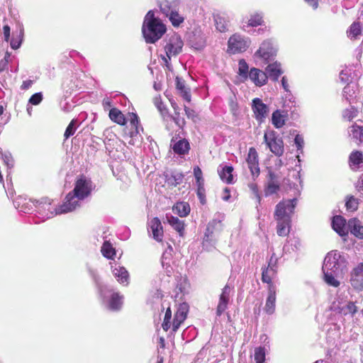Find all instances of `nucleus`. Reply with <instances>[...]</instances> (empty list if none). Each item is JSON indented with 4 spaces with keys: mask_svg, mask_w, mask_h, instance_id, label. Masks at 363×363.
<instances>
[{
    "mask_svg": "<svg viewBox=\"0 0 363 363\" xmlns=\"http://www.w3.org/2000/svg\"><path fill=\"white\" fill-rule=\"evenodd\" d=\"M297 204V199L280 201L275 208L274 219L277 221V233L279 236H286L290 232L291 216Z\"/></svg>",
    "mask_w": 363,
    "mask_h": 363,
    "instance_id": "obj_1",
    "label": "nucleus"
},
{
    "mask_svg": "<svg viewBox=\"0 0 363 363\" xmlns=\"http://www.w3.org/2000/svg\"><path fill=\"white\" fill-rule=\"evenodd\" d=\"M166 31V25L159 17L155 16L154 11H149L144 18L142 26V33L145 43H155L162 38Z\"/></svg>",
    "mask_w": 363,
    "mask_h": 363,
    "instance_id": "obj_2",
    "label": "nucleus"
},
{
    "mask_svg": "<svg viewBox=\"0 0 363 363\" xmlns=\"http://www.w3.org/2000/svg\"><path fill=\"white\" fill-rule=\"evenodd\" d=\"M88 272L98 287L105 307L112 311H120L123 303V296L113 291L107 286L103 285L100 281V277L96 269L88 267Z\"/></svg>",
    "mask_w": 363,
    "mask_h": 363,
    "instance_id": "obj_3",
    "label": "nucleus"
},
{
    "mask_svg": "<svg viewBox=\"0 0 363 363\" xmlns=\"http://www.w3.org/2000/svg\"><path fill=\"white\" fill-rule=\"evenodd\" d=\"M237 74L241 82H245L250 81L257 87L264 86L268 82V77L265 71L257 67L250 68L247 62L244 59H241L238 61Z\"/></svg>",
    "mask_w": 363,
    "mask_h": 363,
    "instance_id": "obj_4",
    "label": "nucleus"
},
{
    "mask_svg": "<svg viewBox=\"0 0 363 363\" xmlns=\"http://www.w3.org/2000/svg\"><path fill=\"white\" fill-rule=\"evenodd\" d=\"M347 267L345 257L338 251L332 250L327 254L323 264V272L343 274Z\"/></svg>",
    "mask_w": 363,
    "mask_h": 363,
    "instance_id": "obj_5",
    "label": "nucleus"
},
{
    "mask_svg": "<svg viewBox=\"0 0 363 363\" xmlns=\"http://www.w3.org/2000/svg\"><path fill=\"white\" fill-rule=\"evenodd\" d=\"M160 8L174 27H179L184 23V17L179 13L178 4L165 1L160 3Z\"/></svg>",
    "mask_w": 363,
    "mask_h": 363,
    "instance_id": "obj_6",
    "label": "nucleus"
},
{
    "mask_svg": "<svg viewBox=\"0 0 363 363\" xmlns=\"http://www.w3.org/2000/svg\"><path fill=\"white\" fill-rule=\"evenodd\" d=\"M277 52V46L274 41L267 39L261 43L259 49L255 52L254 57L266 64L274 59Z\"/></svg>",
    "mask_w": 363,
    "mask_h": 363,
    "instance_id": "obj_7",
    "label": "nucleus"
},
{
    "mask_svg": "<svg viewBox=\"0 0 363 363\" xmlns=\"http://www.w3.org/2000/svg\"><path fill=\"white\" fill-rule=\"evenodd\" d=\"M251 44L250 38L235 33L228 41V52L235 55L245 52Z\"/></svg>",
    "mask_w": 363,
    "mask_h": 363,
    "instance_id": "obj_8",
    "label": "nucleus"
},
{
    "mask_svg": "<svg viewBox=\"0 0 363 363\" xmlns=\"http://www.w3.org/2000/svg\"><path fill=\"white\" fill-rule=\"evenodd\" d=\"M35 211L38 216L43 220L49 219L56 215L62 214L58 212V207H54L52 201L48 198H42L35 201Z\"/></svg>",
    "mask_w": 363,
    "mask_h": 363,
    "instance_id": "obj_9",
    "label": "nucleus"
},
{
    "mask_svg": "<svg viewBox=\"0 0 363 363\" xmlns=\"http://www.w3.org/2000/svg\"><path fill=\"white\" fill-rule=\"evenodd\" d=\"M264 141L269 148L270 151L276 156L280 157L284 154V141L279 137L277 133L273 130H268L264 132Z\"/></svg>",
    "mask_w": 363,
    "mask_h": 363,
    "instance_id": "obj_10",
    "label": "nucleus"
},
{
    "mask_svg": "<svg viewBox=\"0 0 363 363\" xmlns=\"http://www.w3.org/2000/svg\"><path fill=\"white\" fill-rule=\"evenodd\" d=\"M183 45L184 43L179 36H172L164 47L167 57L163 56L162 59L167 64L172 56H177L182 51Z\"/></svg>",
    "mask_w": 363,
    "mask_h": 363,
    "instance_id": "obj_11",
    "label": "nucleus"
},
{
    "mask_svg": "<svg viewBox=\"0 0 363 363\" xmlns=\"http://www.w3.org/2000/svg\"><path fill=\"white\" fill-rule=\"evenodd\" d=\"M245 162L250 172L251 179L255 182L260 174L259 156L255 147H252L249 148Z\"/></svg>",
    "mask_w": 363,
    "mask_h": 363,
    "instance_id": "obj_12",
    "label": "nucleus"
},
{
    "mask_svg": "<svg viewBox=\"0 0 363 363\" xmlns=\"http://www.w3.org/2000/svg\"><path fill=\"white\" fill-rule=\"evenodd\" d=\"M82 202L83 200L72 191L65 196L63 203L58 206V212L62 214L72 212L80 208Z\"/></svg>",
    "mask_w": 363,
    "mask_h": 363,
    "instance_id": "obj_13",
    "label": "nucleus"
},
{
    "mask_svg": "<svg viewBox=\"0 0 363 363\" xmlns=\"http://www.w3.org/2000/svg\"><path fill=\"white\" fill-rule=\"evenodd\" d=\"M93 188L91 180L84 176H81L76 181L72 191L84 201L91 194Z\"/></svg>",
    "mask_w": 363,
    "mask_h": 363,
    "instance_id": "obj_14",
    "label": "nucleus"
},
{
    "mask_svg": "<svg viewBox=\"0 0 363 363\" xmlns=\"http://www.w3.org/2000/svg\"><path fill=\"white\" fill-rule=\"evenodd\" d=\"M252 110L253 111L255 119L262 123L266 119L269 108L268 106L263 103L259 98H255L252 102Z\"/></svg>",
    "mask_w": 363,
    "mask_h": 363,
    "instance_id": "obj_15",
    "label": "nucleus"
},
{
    "mask_svg": "<svg viewBox=\"0 0 363 363\" xmlns=\"http://www.w3.org/2000/svg\"><path fill=\"white\" fill-rule=\"evenodd\" d=\"M232 294L233 288L227 284L222 289L219 297V301L216 308L217 316H220L228 308V305L233 295Z\"/></svg>",
    "mask_w": 363,
    "mask_h": 363,
    "instance_id": "obj_16",
    "label": "nucleus"
},
{
    "mask_svg": "<svg viewBox=\"0 0 363 363\" xmlns=\"http://www.w3.org/2000/svg\"><path fill=\"white\" fill-rule=\"evenodd\" d=\"M225 216L222 213H217L214 218L210 221L206 227V233L204 234V244L206 245L208 237L213 235L215 232H220L223 228V220Z\"/></svg>",
    "mask_w": 363,
    "mask_h": 363,
    "instance_id": "obj_17",
    "label": "nucleus"
},
{
    "mask_svg": "<svg viewBox=\"0 0 363 363\" xmlns=\"http://www.w3.org/2000/svg\"><path fill=\"white\" fill-rule=\"evenodd\" d=\"M350 284L357 290H363V262L359 263L350 272Z\"/></svg>",
    "mask_w": 363,
    "mask_h": 363,
    "instance_id": "obj_18",
    "label": "nucleus"
},
{
    "mask_svg": "<svg viewBox=\"0 0 363 363\" xmlns=\"http://www.w3.org/2000/svg\"><path fill=\"white\" fill-rule=\"evenodd\" d=\"M35 201L26 197L18 196L13 200L15 208L23 213H28L33 211L35 207Z\"/></svg>",
    "mask_w": 363,
    "mask_h": 363,
    "instance_id": "obj_19",
    "label": "nucleus"
},
{
    "mask_svg": "<svg viewBox=\"0 0 363 363\" xmlns=\"http://www.w3.org/2000/svg\"><path fill=\"white\" fill-rule=\"evenodd\" d=\"M111 271L116 280L121 284L128 285L129 283V273L124 267L116 262H111Z\"/></svg>",
    "mask_w": 363,
    "mask_h": 363,
    "instance_id": "obj_20",
    "label": "nucleus"
},
{
    "mask_svg": "<svg viewBox=\"0 0 363 363\" xmlns=\"http://www.w3.org/2000/svg\"><path fill=\"white\" fill-rule=\"evenodd\" d=\"M213 17L217 30L225 33L228 30L229 19L227 13L217 11L213 13Z\"/></svg>",
    "mask_w": 363,
    "mask_h": 363,
    "instance_id": "obj_21",
    "label": "nucleus"
},
{
    "mask_svg": "<svg viewBox=\"0 0 363 363\" xmlns=\"http://www.w3.org/2000/svg\"><path fill=\"white\" fill-rule=\"evenodd\" d=\"M264 71L268 77V79H269L274 82H277L284 73L281 64L277 61L268 64Z\"/></svg>",
    "mask_w": 363,
    "mask_h": 363,
    "instance_id": "obj_22",
    "label": "nucleus"
},
{
    "mask_svg": "<svg viewBox=\"0 0 363 363\" xmlns=\"http://www.w3.org/2000/svg\"><path fill=\"white\" fill-rule=\"evenodd\" d=\"M276 308V286L275 285L268 286V296L266 300V303L264 311L268 315H272L274 313Z\"/></svg>",
    "mask_w": 363,
    "mask_h": 363,
    "instance_id": "obj_23",
    "label": "nucleus"
},
{
    "mask_svg": "<svg viewBox=\"0 0 363 363\" xmlns=\"http://www.w3.org/2000/svg\"><path fill=\"white\" fill-rule=\"evenodd\" d=\"M149 232L152 233V238L157 242H162L163 237V229L160 219L153 218L148 223Z\"/></svg>",
    "mask_w": 363,
    "mask_h": 363,
    "instance_id": "obj_24",
    "label": "nucleus"
},
{
    "mask_svg": "<svg viewBox=\"0 0 363 363\" xmlns=\"http://www.w3.org/2000/svg\"><path fill=\"white\" fill-rule=\"evenodd\" d=\"M346 220L341 216H335L332 220L333 229L341 237L347 235V230L346 228Z\"/></svg>",
    "mask_w": 363,
    "mask_h": 363,
    "instance_id": "obj_25",
    "label": "nucleus"
},
{
    "mask_svg": "<svg viewBox=\"0 0 363 363\" xmlns=\"http://www.w3.org/2000/svg\"><path fill=\"white\" fill-rule=\"evenodd\" d=\"M171 146L174 152L177 155H185L190 149V145L187 140L173 138L171 140Z\"/></svg>",
    "mask_w": 363,
    "mask_h": 363,
    "instance_id": "obj_26",
    "label": "nucleus"
},
{
    "mask_svg": "<svg viewBox=\"0 0 363 363\" xmlns=\"http://www.w3.org/2000/svg\"><path fill=\"white\" fill-rule=\"evenodd\" d=\"M289 117L288 112L285 110L277 109L272 113V123L277 129L282 128Z\"/></svg>",
    "mask_w": 363,
    "mask_h": 363,
    "instance_id": "obj_27",
    "label": "nucleus"
},
{
    "mask_svg": "<svg viewBox=\"0 0 363 363\" xmlns=\"http://www.w3.org/2000/svg\"><path fill=\"white\" fill-rule=\"evenodd\" d=\"M233 167L230 165L222 166L220 165L218 168V173L220 176V179L227 184H233L234 178L233 175Z\"/></svg>",
    "mask_w": 363,
    "mask_h": 363,
    "instance_id": "obj_28",
    "label": "nucleus"
},
{
    "mask_svg": "<svg viewBox=\"0 0 363 363\" xmlns=\"http://www.w3.org/2000/svg\"><path fill=\"white\" fill-rule=\"evenodd\" d=\"M347 227L352 235L357 238L363 239V226L358 219H350L347 223Z\"/></svg>",
    "mask_w": 363,
    "mask_h": 363,
    "instance_id": "obj_29",
    "label": "nucleus"
},
{
    "mask_svg": "<svg viewBox=\"0 0 363 363\" xmlns=\"http://www.w3.org/2000/svg\"><path fill=\"white\" fill-rule=\"evenodd\" d=\"M349 135L351 138L357 144L363 143V127L352 124L349 128Z\"/></svg>",
    "mask_w": 363,
    "mask_h": 363,
    "instance_id": "obj_30",
    "label": "nucleus"
},
{
    "mask_svg": "<svg viewBox=\"0 0 363 363\" xmlns=\"http://www.w3.org/2000/svg\"><path fill=\"white\" fill-rule=\"evenodd\" d=\"M130 125H131V131H130V137L133 138L140 133V130H143V127L140 124V120L138 116L135 113H128Z\"/></svg>",
    "mask_w": 363,
    "mask_h": 363,
    "instance_id": "obj_31",
    "label": "nucleus"
},
{
    "mask_svg": "<svg viewBox=\"0 0 363 363\" xmlns=\"http://www.w3.org/2000/svg\"><path fill=\"white\" fill-rule=\"evenodd\" d=\"M24 29L22 26H20L18 30L13 33L12 38L10 40L11 48L13 50L18 49L23 40Z\"/></svg>",
    "mask_w": 363,
    "mask_h": 363,
    "instance_id": "obj_32",
    "label": "nucleus"
},
{
    "mask_svg": "<svg viewBox=\"0 0 363 363\" xmlns=\"http://www.w3.org/2000/svg\"><path fill=\"white\" fill-rule=\"evenodd\" d=\"M167 220L168 223L179 233L180 236H182L184 231V223L177 217L174 216L167 215Z\"/></svg>",
    "mask_w": 363,
    "mask_h": 363,
    "instance_id": "obj_33",
    "label": "nucleus"
},
{
    "mask_svg": "<svg viewBox=\"0 0 363 363\" xmlns=\"http://www.w3.org/2000/svg\"><path fill=\"white\" fill-rule=\"evenodd\" d=\"M108 116L112 121L121 125H124L127 122L124 114L116 108L110 109Z\"/></svg>",
    "mask_w": 363,
    "mask_h": 363,
    "instance_id": "obj_34",
    "label": "nucleus"
},
{
    "mask_svg": "<svg viewBox=\"0 0 363 363\" xmlns=\"http://www.w3.org/2000/svg\"><path fill=\"white\" fill-rule=\"evenodd\" d=\"M324 274V281L325 283L333 287H337L340 286V283L337 279V277L342 275V274H335L330 272H323Z\"/></svg>",
    "mask_w": 363,
    "mask_h": 363,
    "instance_id": "obj_35",
    "label": "nucleus"
},
{
    "mask_svg": "<svg viewBox=\"0 0 363 363\" xmlns=\"http://www.w3.org/2000/svg\"><path fill=\"white\" fill-rule=\"evenodd\" d=\"M262 269V281L264 283H267L268 286L274 285L272 283V280L275 277L277 271L273 269H272L270 268H267L266 267H263Z\"/></svg>",
    "mask_w": 363,
    "mask_h": 363,
    "instance_id": "obj_36",
    "label": "nucleus"
},
{
    "mask_svg": "<svg viewBox=\"0 0 363 363\" xmlns=\"http://www.w3.org/2000/svg\"><path fill=\"white\" fill-rule=\"evenodd\" d=\"M361 33L362 27L359 22L357 21L353 22L347 31V36L351 40L357 39Z\"/></svg>",
    "mask_w": 363,
    "mask_h": 363,
    "instance_id": "obj_37",
    "label": "nucleus"
},
{
    "mask_svg": "<svg viewBox=\"0 0 363 363\" xmlns=\"http://www.w3.org/2000/svg\"><path fill=\"white\" fill-rule=\"evenodd\" d=\"M263 22V13L262 12H255L250 14L247 26L257 27L262 25Z\"/></svg>",
    "mask_w": 363,
    "mask_h": 363,
    "instance_id": "obj_38",
    "label": "nucleus"
},
{
    "mask_svg": "<svg viewBox=\"0 0 363 363\" xmlns=\"http://www.w3.org/2000/svg\"><path fill=\"white\" fill-rule=\"evenodd\" d=\"M101 252L104 257L107 259H113L116 255L115 248L108 241H105L101 246Z\"/></svg>",
    "mask_w": 363,
    "mask_h": 363,
    "instance_id": "obj_39",
    "label": "nucleus"
},
{
    "mask_svg": "<svg viewBox=\"0 0 363 363\" xmlns=\"http://www.w3.org/2000/svg\"><path fill=\"white\" fill-rule=\"evenodd\" d=\"M266 354L267 349L265 347H255L254 351V360L255 363H266Z\"/></svg>",
    "mask_w": 363,
    "mask_h": 363,
    "instance_id": "obj_40",
    "label": "nucleus"
},
{
    "mask_svg": "<svg viewBox=\"0 0 363 363\" xmlns=\"http://www.w3.org/2000/svg\"><path fill=\"white\" fill-rule=\"evenodd\" d=\"M173 210L180 216L185 217L190 212V206L187 203L179 202L176 204Z\"/></svg>",
    "mask_w": 363,
    "mask_h": 363,
    "instance_id": "obj_41",
    "label": "nucleus"
},
{
    "mask_svg": "<svg viewBox=\"0 0 363 363\" xmlns=\"http://www.w3.org/2000/svg\"><path fill=\"white\" fill-rule=\"evenodd\" d=\"M350 165L359 167L363 163V155L360 151L356 150L352 152L349 157Z\"/></svg>",
    "mask_w": 363,
    "mask_h": 363,
    "instance_id": "obj_42",
    "label": "nucleus"
},
{
    "mask_svg": "<svg viewBox=\"0 0 363 363\" xmlns=\"http://www.w3.org/2000/svg\"><path fill=\"white\" fill-rule=\"evenodd\" d=\"M301 241L298 238H294L287 241V244L284 246L283 250L285 253L287 252L297 251L301 247Z\"/></svg>",
    "mask_w": 363,
    "mask_h": 363,
    "instance_id": "obj_43",
    "label": "nucleus"
},
{
    "mask_svg": "<svg viewBox=\"0 0 363 363\" xmlns=\"http://www.w3.org/2000/svg\"><path fill=\"white\" fill-rule=\"evenodd\" d=\"M279 190V183L278 181H268L264 188V195L268 196L276 194Z\"/></svg>",
    "mask_w": 363,
    "mask_h": 363,
    "instance_id": "obj_44",
    "label": "nucleus"
},
{
    "mask_svg": "<svg viewBox=\"0 0 363 363\" xmlns=\"http://www.w3.org/2000/svg\"><path fill=\"white\" fill-rule=\"evenodd\" d=\"M173 252V248L172 247L169 245H168V248L167 250H165V251L163 252L162 254V264L163 266V267H165L166 266V269L168 271V272H170L168 268L170 267V260L172 259V252Z\"/></svg>",
    "mask_w": 363,
    "mask_h": 363,
    "instance_id": "obj_45",
    "label": "nucleus"
},
{
    "mask_svg": "<svg viewBox=\"0 0 363 363\" xmlns=\"http://www.w3.org/2000/svg\"><path fill=\"white\" fill-rule=\"evenodd\" d=\"M188 312L189 305L186 303H182L179 305V307L177 310V312L174 314V316L177 317L179 320H185Z\"/></svg>",
    "mask_w": 363,
    "mask_h": 363,
    "instance_id": "obj_46",
    "label": "nucleus"
},
{
    "mask_svg": "<svg viewBox=\"0 0 363 363\" xmlns=\"http://www.w3.org/2000/svg\"><path fill=\"white\" fill-rule=\"evenodd\" d=\"M355 94L354 86L347 84L342 90V97L348 102L351 103Z\"/></svg>",
    "mask_w": 363,
    "mask_h": 363,
    "instance_id": "obj_47",
    "label": "nucleus"
},
{
    "mask_svg": "<svg viewBox=\"0 0 363 363\" xmlns=\"http://www.w3.org/2000/svg\"><path fill=\"white\" fill-rule=\"evenodd\" d=\"M184 174L181 172H173L168 179V183L172 186H177L182 183Z\"/></svg>",
    "mask_w": 363,
    "mask_h": 363,
    "instance_id": "obj_48",
    "label": "nucleus"
},
{
    "mask_svg": "<svg viewBox=\"0 0 363 363\" xmlns=\"http://www.w3.org/2000/svg\"><path fill=\"white\" fill-rule=\"evenodd\" d=\"M77 128V121L76 119H72L68 126L67 127L64 136L65 139H68L69 137L72 136Z\"/></svg>",
    "mask_w": 363,
    "mask_h": 363,
    "instance_id": "obj_49",
    "label": "nucleus"
},
{
    "mask_svg": "<svg viewBox=\"0 0 363 363\" xmlns=\"http://www.w3.org/2000/svg\"><path fill=\"white\" fill-rule=\"evenodd\" d=\"M176 86H177V89L179 91H180L182 93H184V98L186 100L189 101L190 95L187 92L184 82L183 80H182L180 78L177 77L176 78Z\"/></svg>",
    "mask_w": 363,
    "mask_h": 363,
    "instance_id": "obj_50",
    "label": "nucleus"
},
{
    "mask_svg": "<svg viewBox=\"0 0 363 363\" xmlns=\"http://www.w3.org/2000/svg\"><path fill=\"white\" fill-rule=\"evenodd\" d=\"M197 186V196L202 204H204L206 202L205 199V188H204V181H201L200 182H196Z\"/></svg>",
    "mask_w": 363,
    "mask_h": 363,
    "instance_id": "obj_51",
    "label": "nucleus"
},
{
    "mask_svg": "<svg viewBox=\"0 0 363 363\" xmlns=\"http://www.w3.org/2000/svg\"><path fill=\"white\" fill-rule=\"evenodd\" d=\"M342 116L344 118L350 121L357 116V110L354 107L351 106L344 111Z\"/></svg>",
    "mask_w": 363,
    "mask_h": 363,
    "instance_id": "obj_52",
    "label": "nucleus"
},
{
    "mask_svg": "<svg viewBox=\"0 0 363 363\" xmlns=\"http://www.w3.org/2000/svg\"><path fill=\"white\" fill-rule=\"evenodd\" d=\"M43 99V95L42 92H38L34 94H33L29 100H28V104L37 106L41 103V101Z\"/></svg>",
    "mask_w": 363,
    "mask_h": 363,
    "instance_id": "obj_53",
    "label": "nucleus"
},
{
    "mask_svg": "<svg viewBox=\"0 0 363 363\" xmlns=\"http://www.w3.org/2000/svg\"><path fill=\"white\" fill-rule=\"evenodd\" d=\"M215 244H216V240L213 238V235L208 237L206 245L204 244V238H203L202 245H203V248L205 250L211 251L213 249L215 248Z\"/></svg>",
    "mask_w": 363,
    "mask_h": 363,
    "instance_id": "obj_54",
    "label": "nucleus"
},
{
    "mask_svg": "<svg viewBox=\"0 0 363 363\" xmlns=\"http://www.w3.org/2000/svg\"><path fill=\"white\" fill-rule=\"evenodd\" d=\"M1 154L5 164L9 168L12 167L13 166V159L11 156V154L9 152H1Z\"/></svg>",
    "mask_w": 363,
    "mask_h": 363,
    "instance_id": "obj_55",
    "label": "nucleus"
},
{
    "mask_svg": "<svg viewBox=\"0 0 363 363\" xmlns=\"http://www.w3.org/2000/svg\"><path fill=\"white\" fill-rule=\"evenodd\" d=\"M345 206L347 210L354 211L357 209L358 203L357 199L353 196L350 197L345 203Z\"/></svg>",
    "mask_w": 363,
    "mask_h": 363,
    "instance_id": "obj_56",
    "label": "nucleus"
},
{
    "mask_svg": "<svg viewBox=\"0 0 363 363\" xmlns=\"http://www.w3.org/2000/svg\"><path fill=\"white\" fill-rule=\"evenodd\" d=\"M154 104L162 114H163L164 111H167L166 106L162 102L160 96H156L154 99Z\"/></svg>",
    "mask_w": 363,
    "mask_h": 363,
    "instance_id": "obj_57",
    "label": "nucleus"
},
{
    "mask_svg": "<svg viewBox=\"0 0 363 363\" xmlns=\"http://www.w3.org/2000/svg\"><path fill=\"white\" fill-rule=\"evenodd\" d=\"M248 186H249L250 189L252 191V193L255 194V197L257 199L258 203H260L262 198H261L257 184L255 182H252L248 184Z\"/></svg>",
    "mask_w": 363,
    "mask_h": 363,
    "instance_id": "obj_58",
    "label": "nucleus"
},
{
    "mask_svg": "<svg viewBox=\"0 0 363 363\" xmlns=\"http://www.w3.org/2000/svg\"><path fill=\"white\" fill-rule=\"evenodd\" d=\"M294 143L297 147V151L301 153L303 152V147L304 145L303 137L300 135H296L294 138Z\"/></svg>",
    "mask_w": 363,
    "mask_h": 363,
    "instance_id": "obj_59",
    "label": "nucleus"
},
{
    "mask_svg": "<svg viewBox=\"0 0 363 363\" xmlns=\"http://www.w3.org/2000/svg\"><path fill=\"white\" fill-rule=\"evenodd\" d=\"M171 118L180 128H182L185 125L184 118L179 116V113L175 112L174 116H172Z\"/></svg>",
    "mask_w": 363,
    "mask_h": 363,
    "instance_id": "obj_60",
    "label": "nucleus"
},
{
    "mask_svg": "<svg viewBox=\"0 0 363 363\" xmlns=\"http://www.w3.org/2000/svg\"><path fill=\"white\" fill-rule=\"evenodd\" d=\"M347 311L346 313H350L352 316L357 313V307L356 306L355 303L352 301H350L347 303L345 307L344 308Z\"/></svg>",
    "mask_w": 363,
    "mask_h": 363,
    "instance_id": "obj_61",
    "label": "nucleus"
},
{
    "mask_svg": "<svg viewBox=\"0 0 363 363\" xmlns=\"http://www.w3.org/2000/svg\"><path fill=\"white\" fill-rule=\"evenodd\" d=\"M278 257L275 255V253H272L267 268L273 269L277 271Z\"/></svg>",
    "mask_w": 363,
    "mask_h": 363,
    "instance_id": "obj_62",
    "label": "nucleus"
},
{
    "mask_svg": "<svg viewBox=\"0 0 363 363\" xmlns=\"http://www.w3.org/2000/svg\"><path fill=\"white\" fill-rule=\"evenodd\" d=\"M194 175L196 179V182H200L201 181H204V179L203 178L202 171L199 167H198V166L194 167Z\"/></svg>",
    "mask_w": 363,
    "mask_h": 363,
    "instance_id": "obj_63",
    "label": "nucleus"
},
{
    "mask_svg": "<svg viewBox=\"0 0 363 363\" xmlns=\"http://www.w3.org/2000/svg\"><path fill=\"white\" fill-rule=\"evenodd\" d=\"M229 106L232 112H235L238 110V106L235 96H232L229 98Z\"/></svg>",
    "mask_w": 363,
    "mask_h": 363,
    "instance_id": "obj_64",
    "label": "nucleus"
}]
</instances>
